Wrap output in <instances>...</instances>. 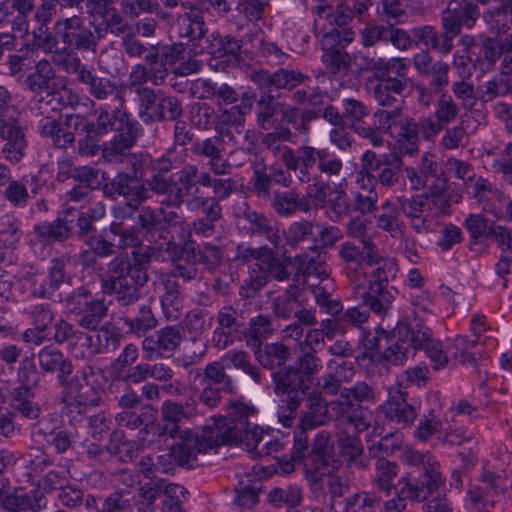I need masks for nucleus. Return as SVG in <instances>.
<instances>
[{"mask_svg":"<svg viewBox=\"0 0 512 512\" xmlns=\"http://www.w3.org/2000/svg\"><path fill=\"white\" fill-rule=\"evenodd\" d=\"M93 128L103 138H110L104 142L103 149V159L108 163L121 162L136 141L134 124L128 113L119 108H101Z\"/></svg>","mask_w":512,"mask_h":512,"instance_id":"obj_1","label":"nucleus"},{"mask_svg":"<svg viewBox=\"0 0 512 512\" xmlns=\"http://www.w3.org/2000/svg\"><path fill=\"white\" fill-rule=\"evenodd\" d=\"M39 366L46 373L57 372L59 384L71 395L76 403L83 406H98L101 398L89 385H83L77 377H72L74 370L70 359L53 346L42 348L37 357Z\"/></svg>","mask_w":512,"mask_h":512,"instance_id":"obj_2","label":"nucleus"},{"mask_svg":"<svg viewBox=\"0 0 512 512\" xmlns=\"http://www.w3.org/2000/svg\"><path fill=\"white\" fill-rule=\"evenodd\" d=\"M147 281V272L131 267V262L124 257L114 258L100 279L103 293L114 295L120 306L135 304L140 299V288Z\"/></svg>","mask_w":512,"mask_h":512,"instance_id":"obj_3","label":"nucleus"},{"mask_svg":"<svg viewBox=\"0 0 512 512\" xmlns=\"http://www.w3.org/2000/svg\"><path fill=\"white\" fill-rule=\"evenodd\" d=\"M223 361H212L204 368L189 372L191 390L199 402L210 409L221 404L223 393L232 394L235 390L233 379L227 374Z\"/></svg>","mask_w":512,"mask_h":512,"instance_id":"obj_4","label":"nucleus"},{"mask_svg":"<svg viewBox=\"0 0 512 512\" xmlns=\"http://www.w3.org/2000/svg\"><path fill=\"white\" fill-rule=\"evenodd\" d=\"M399 209L410 218H422L426 221L429 216H440L449 213L450 199L445 193V182L438 179L429 189L421 194L399 196L397 198Z\"/></svg>","mask_w":512,"mask_h":512,"instance_id":"obj_5","label":"nucleus"},{"mask_svg":"<svg viewBox=\"0 0 512 512\" xmlns=\"http://www.w3.org/2000/svg\"><path fill=\"white\" fill-rule=\"evenodd\" d=\"M378 268L372 271L368 290L362 294V304L374 313L385 314L395 299L397 290L388 287L389 279L394 278L397 265L389 259H380Z\"/></svg>","mask_w":512,"mask_h":512,"instance_id":"obj_6","label":"nucleus"},{"mask_svg":"<svg viewBox=\"0 0 512 512\" xmlns=\"http://www.w3.org/2000/svg\"><path fill=\"white\" fill-rule=\"evenodd\" d=\"M337 459L329 432L321 431L313 439L311 450L305 452L304 472L310 485L317 486L327 470H338Z\"/></svg>","mask_w":512,"mask_h":512,"instance_id":"obj_7","label":"nucleus"},{"mask_svg":"<svg viewBox=\"0 0 512 512\" xmlns=\"http://www.w3.org/2000/svg\"><path fill=\"white\" fill-rule=\"evenodd\" d=\"M149 187L142 183L134 174L119 172L112 179L110 186L104 188V194L112 197L115 193L128 201L122 207L114 209L115 216H132L140 205L150 199Z\"/></svg>","mask_w":512,"mask_h":512,"instance_id":"obj_8","label":"nucleus"},{"mask_svg":"<svg viewBox=\"0 0 512 512\" xmlns=\"http://www.w3.org/2000/svg\"><path fill=\"white\" fill-rule=\"evenodd\" d=\"M9 98V92L0 86V142L6 141L2 153L6 160L16 163L24 156L26 140L23 129L10 114Z\"/></svg>","mask_w":512,"mask_h":512,"instance_id":"obj_9","label":"nucleus"},{"mask_svg":"<svg viewBox=\"0 0 512 512\" xmlns=\"http://www.w3.org/2000/svg\"><path fill=\"white\" fill-rule=\"evenodd\" d=\"M183 224V217L174 210L145 206L139 210L136 229L146 240L156 242L157 233L159 238L165 239L164 233H169L171 229L181 227Z\"/></svg>","mask_w":512,"mask_h":512,"instance_id":"obj_10","label":"nucleus"},{"mask_svg":"<svg viewBox=\"0 0 512 512\" xmlns=\"http://www.w3.org/2000/svg\"><path fill=\"white\" fill-rule=\"evenodd\" d=\"M68 72L76 73L78 81L86 87L88 94L98 101L110 99L123 101L115 82L107 77L100 76L94 69L81 63L78 57L68 56L64 60Z\"/></svg>","mask_w":512,"mask_h":512,"instance_id":"obj_11","label":"nucleus"},{"mask_svg":"<svg viewBox=\"0 0 512 512\" xmlns=\"http://www.w3.org/2000/svg\"><path fill=\"white\" fill-rule=\"evenodd\" d=\"M173 162L167 158L158 160V166L154 168V174L146 180V185L151 192L159 197H164L163 205L173 208L181 207L180 171L172 173Z\"/></svg>","mask_w":512,"mask_h":512,"instance_id":"obj_12","label":"nucleus"},{"mask_svg":"<svg viewBox=\"0 0 512 512\" xmlns=\"http://www.w3.org/2000/svg\"><path fill=\"white\" fill-rule=\"evenodd\" d=\"M55 31L62 42L71 49L95 52L98 39L85 20L77 15L58 20Z\"/></svg>","mask_w":512,"mask_h":512,"instance_id":"obj_13","label":"nucleus"},{"mask_svg":"<svg viewBox=\"0 0 512 512\" xmlns=\"http://www.w3.org/2000/svg\"><path fill=\"white\" fill-rule=\"evenodd\" d=\"M86 13L91 17L98 16L102 19L96 30L99 38L104 34L123 37L133 28L114 6L113 0H87Z\"/></svg>","mask_w":512,"mask_h":512,"instance_id":"obj_14","label":"nucleus"},{"mask_svg":"<svg viewBox=\"0 0 512 512\" xmlns=\"http://www.w3.org/2000/svg\"><path fill=\"white\" fill-rule=\"evenodd\" d=\"M477 95L483 103L498 101L494 107L499 117L508 115L512 105L507 101L512 99V73L494 76L477 87Z\"/></svg>","mask_w":512,"mask_h":512,"instance_id":"obj_15","label":"nucleus"},{"mask_svg":"<svg viewBox=\"0 0 512 512\" xmlns=\"http://www.w3.org/2000/svg\"><path fill=\"white\" fill-rule=\"evenodd\" d=\"M329 420V404L320 394H312L308 397L307 411L300 418L296 429V454H300L308 447L306 432L315 427L324 425Z\"/></svg>","mask_w":512,"mask_h":512,"instance_id":"obj_16","label":"nucleus"},{"mask_svg":"<svg viewBox=\"0 0 512 512\" xmlns=\"http://www.w3.org/2000/svg\"><path fill=\"white\" fill-rule=\"evenodd\" d=\"M214 320L212 342L216 348L224 350L233 343V336L244 329L243 311L225 305L215 312Z\"/></svg>","mask_w":512,"mask_h":512,"instance_id":"obj_17","label":"nucleus"},{"mask_svg":"<svg viewBox=\"0 0 512 512\" xmlns=\"http://www.w3.org/2000/svg\"><path fill=\"white\" fill-rule=\"evenodd\" d=\"M183 340V332L178 326H165L155 335L143 339L141 347L147 361H156L163 356H170Z\"/></svg>","mask_w":512,"mask_h":512,"instance_id":"obj_18","label":"nucleus"},{"mask_svg":"<svg viewBox=\"0 0 512 512\" xmlns=\"http://www.w3.org/2000/svg\"><path fill=\"white\" fill-rule=\"evenodd\" d=\"M322 149L310 145H301L296 150L286 147L281 154V161L287 171L296 173L299 182L306 184L311 181L310 170L318 164Z\"/></svg>","mask_w":512,"mask_h":512,"instance_id":"obj_19","label":"nucleus"},{"mask_svg":"<svg viewBox=\"0 0 512 512\" xmlns=\"http://www.w3.org/2000/svg\"><path fill=\"white\" fill-rule=\"evenodd\" d=\"M264 431L256 424H249L242 431L237 433L228 432L223 435L218 428H209L205 434V439L209 443H213L216 448L225 444L244 445L246 450L256 456L263 439Z\"/></svg>","mask_w":512,"mask_h":512,"instance_id":"obj_20","label":"nucleus"},{"mask_svg":"<svg viewBox=\"0 0 512 512\" xmlns=\"http://www.w3.org/2000/svg\"><path fill=\"white\" fill-rule=\"evenodd\" d=\"M273 391L277 396H286L287 399L304 400L309 390V382L293 365H287L272 372Z\"/></svg>","mask_w":512,"mask_h":512,"instance_id":"obj_21","label":"nucleus"},{"mask_svg":"<svg viewBox=\"0 0 512 512\" xmlns=\"http://www.w3.org/2000/svg\"><path fill=\"white\" fill-rule=\"evenodd\" d=\"M249 78L259 89L275 87L291 91L308 80L309 76L297 70L280 68L274 73H269L264 69L253 70Z\"/></svg>","mask_w":512,"mask_h":512,"instance_id":"obj_22","label":"nucleus"},{"mask_svg":"<svg viewBox=\"0 0 512 512\" xmlns=\"http://www.w3.org/2000/svg\"><path fill=\"white\" fill-rule=\"evenodd\" d=\"M402 459L410 466L422 467V479L417 481L413 480V483H418L422 490H427L428 494L437 491L439 487L443 485L444 480L439 471V464L434 461L431 462L430 458L425 454L410 447H405L402 452Z\"/></svg>","mask_w":512,"mask_h":512,"instance_id":"obj_23","label":"nucleus"},{"mask_svg":"<svg viewBox=\"0 0 512 512\" xmlns=\"http://www.w3.org/2000/svg\"><path fill=\"white\" fill-rule=\"evenodd\" d=\"M208 430L209 428L205 427L200 436L188 431L185 432V436L183 433L177 435L181 439V443L172 445L169 451L176 466L187 464L191 458H196L198 453H207L209 450L216 449L213 443H209L205 439Z\"/></svg>","mask_w":512,"mask_h":512,"instance_id":"obj_24","label":"nucleus"},{"mask_svg":"<svg viewBox=\"0 0 512 512\" xmlns=\"http://www.w3.org/2000/svg\"><path fill=\"white\" fill-rule=\"evenodd\" d=\"M505 491L500 476L484 471L479 484L469 490L468 499L472 507L494 506L496 499Z\"/></svg>","mask_w":512,"mask_h":512,"instance_id":"obj_25","label":"nucleus"},{"mask_svg":"<svg viewBox=\"0 0 512 512\" xmlns=\"http://www.w3.org/2000/svg\"><path fill=\"white\" fill-rule=\"evenodd\" d=\"M338 408L340 414L336 418V429L350 430L360 434L372 426L373 413L362 404L347 401L346 407Z\"/></svg>","mask_w":512,"mask_h":512,"instance_id":"obj_26","label":"nucleus"},{"mask_svg":"<svg viewBox=\"0 0 512 512\" xmlns=\"http://www.w3.org/2000/svg\"><path fill=\"white\" fill-rule=\"evenodd\" d=\"M223 142L219 136H213L196 141L192 147L194 154L208 159L210 171L215 176L227 175L232 169L231 164L223 158Z\"/></svg>","mask_w":512,"mask_h":512,"instance_id":"obj_27","label":"nucleus"},{"mask_svg":"<svg viewBox=\"0 0 512 512\" xmlns=\"http://www.w3.org/2000/svg\"><path fill=\"white\" fill-rule=\"evenodd\" d=\"M384 410L386 416L401 427L411 425L417 417L414 405L407 400V392L400 386L389 389Z\"/></svg>","mask_w":512,"mask_h":512,"instance_id":"obj_28","label":"nucleus"},{"mask_svg":"<svg viewBox=\"0 0 512 512\" xmlns=\"http://www.w3.org/2000/svg\"><path fill=\"white\" fill-rule=\"evenodd\" d=\"M170 32L179 38L201 40L207 33L202 12L190 6L188 12L178 15L170 27Z\"/></svg>","mask_w":512,"mask_h":512,"instance_id":"obj_29","label":"nucleus"},{"mask_svg":"<svg viewBox=\"0 0 512 512\" xmlns=\"http://www.w3.org/2000/svg\"><path fill=\"white\" fill-rule=\"evenodd\" d=\"M165 252L172 262L173 269L169 276L182 278L184 281H192L198 278L199 272L195 261L186 259L184 251L186 250V242L183 245L177 243L174 239L166 242Z\"/></svg>","mask_w":512,"mask_h":512,"instance_id":"obj_30","label":"nucleus"},{"mask_svg":"<svg viewBox=\"0 0 512 512\" xmlns=\"http://www.w3.org/2000/svg\"><path fill=\"white\" fill-rule=\"evenodd\" d=\"M243 218L249 224L248 230L251 236L265 239L276 249L279 247L281 236L278 227L271 219L249 206L243 210Z\"/></svg>","mask_w":512,"mask_h":512,"instance_id":"obj_31","label":"nucleus"},{"mask_svg":"<svg viewBox=\"0 0 512 512\" xmlns=\"http://www.w3.org/2000/svg\"><path fill=\"white\" fill-rule=\"evenodd\" d=\"M30 320L32 327L25 330L23 340L39 346L47 339L44 332L52 325L54 314L48 305L37 304L30 311Z\"/></svg>","mask_w":512,"mask_h":512,"instance_id":"obj_32","label":"nucleus"},{"mask_svg":"<svg viewBox=\"0 0 512 512\" xmlns=\"http://www.w3.org/2000/svg\"><path fill=\"white\" fill-rule=\"evenodd\" d=\"M333 471L334 470H327L318 485H311V488L314 493L319 491L331 510L337 512L336 507L340 503V500L348 493L350 486L347 479L334 474Z\"/></svg>","mask_w":512,"mask_h":512,"instance_id":"obj_33","label":"nucleus"},{"mask_svg":"<svg viewBox=\"0 0 512 512\" xmlns=\"http://www.w3.org/2000/svg\"><path fill=\"white\" fill-rule=\"evenodd\" d=\"M407 178L415 190H420L429 185H433L436 180L443 179L445 182V193L449 188L448 178L439 168L438 164L428 156H423L419 171L414 168H406Z\"/></svg>","mask_w":512,"mask_h":512,"instance_id":"obj_34","label":"nucleus"},{"mask_svg":"<svg viewBox=\"0 0 512 512\" xmlns=\"http://www.w3.org/2000/svg\"><path fill=\"white\" fill-rule=\"evenodd\" d=\"M332 365H335L334 370L322 377L320 387L327 395H341L343 390L347 388L345 384L351 382L355 375L354 365L352 362L348 361H342L340 363L330 361V367H332Z\"/></svg>","mask_w":512,"mask_h":512,"instance_id":"obj_35","label":"nucleus"},{"mask_svg":"<svg viewBox=\"0 0 512 512\" xmlns=\"http://www.w3.org/2000/svg\"><path fill=\"white\" fill-rule=\"evenodd\" d=\"M255 360L265 369L277 371L286 365L291 359L292 351L282 342L266 343L252 351Z\"/></svg>","mask_w":512,"mask_h":512,"instance_id":"obj_36","label":"nucleus"},{"mask_svg":"<svg viewBox=\"0 0 512 512\" xmlns=\"http://www.w3.org/2000/svg\"><path fill=\"white\" fill-rule=\"evenodd\" d=\"M160 283L163 286L161 295V306L163 313L168 320L179 319L183 308V297L180 292V285L173 276L162 274Z\"/></svg>","mask_w":512,"mask_h":512,"instance_id":"obj_37","label":"nucleus"},{"mask_svg":"<svg viewBox=\"0 0 512 512\" xmlns=\"http://www.w3.org/2000/svg\"><path fill=\"white\" fill-rule=\"evenodd\" d=\"M216 176L209 170L199 173V169L196 165H186L180 170V181L181 186V205L185 201V197L198 194L199 187L212 188Z\"/></svg>","mask_w":512,"mask_h":512,"instance_id":"obj_38","label":"nucleus"},{"mask_svg":"<svg viewBox=\"0 0 512 512\" xmlns=\"http://www.w3.org/2000/svg\"><path fill=\"white\" fill-rule=\"evenodd\" d=\"M292 258L286 252L280 253L276 249L269 248L260 269L267 279L270 277L278 282H286L291 279Z\"/></svg>","mask_w":512,"mask_h":512,"instance_id":"obj_39","label":"nucleus"},{"mask_svg":"<svg viewBox=\"0 0 512 512\" xmlns=\"http://www.w3.org/2000/svg\"><path fill=\"white\" fill-rule=\"evenodd\" d=\"M161 421L164 423L162 433L176 438L178 434H182L180 430V423L191 417L190 410L184 407L183 404L166 400L163 402L161 409Z\"/></svg>","mask_w":512,"mask_h":512,"instance_id":"obj_40","label":"nucleus"},{"mask_svg":"<svg viewBox=\"0 0 512 512\" xmlns=\"http://www.w3.org/2000/svg\"><path fill=\"white\" fill-rule=\"evenodd\" d=\"M184 255H186V259L195 261L196 264H202L210 272L215 271L223 261L221 248L209 243L195 247L192 241H186Z\"/></svg>","mask_w":512,"mask_h":512,"instance_id":"obj_41","label":"nucleus"},{"mask_svg":"<svg viewBox=\"0 0 512 512\" xmlns=\"http://www.w3.org/2000/svg\"><path fill=\"white\" fill-rule=\"evenodd\" d=\"M223 360L228 361L235 370L239 371L242 379L250 386L257 387L262 384L260 367L249 360L245 351H229L224 355Z\"/></svg>","mask_w":512,"mask_h":512,"instance_id":"obj_42","label":"nucleus"},{"mask_svg":"<svg viewBox=\"0 0 512 512\" xmlns=\"http://www.w3.org/2000/svg\"><path fill=\"white\" fill-rule=\"evenodd\" d=\"M271 206L282 217L292 216L297 211L310 212L306 199L301 198V195L294 189L274 192Z\"/></svg>","mask_w":512,"mask_h":512,"instance_id":"obj_43","label":"nucleus"},{"mask_svg":"<svg viewBox=\"0 0 512 512\" xmlns=\"http://www.w3.org/2000/svg\"><path fill=\"white\" fill-rule=\"evenodd\" d=\"M230 407L232 409V413L229 420L224 419L213 426H208L207 428H218L221 430L222 434L225 435L232 431L233 433L242 431L247 427V425L251 424L249 418L255 415L256 410L254 407L239 401L231 402Z\"/></svg>","mask_w":512,"mask_h":512,"instance_id":"obj_44","label":"nucleus"},{"mask_svg":"<svg viewBox=\"0 0 512 512\" xmlns=\"http://www.w3.org/2000/svg\"><path fill=\"white\" fill-rule=\"evenodd\" d=\"M414 43L422 44L427 49L434 50L442 55L452 52L454 44L445 40L444 35L439 33L432 25H423L412 30Z\"/></svg>","mask_w":512,"mask_h":512,"instance_id":"obj_45","label":"nucleus"},{"mask_svg":"<svg viewBox=\"0 0 512 512\" xmlns=\"http://www.w3.org/2000/svg\"><path fill=\"white\" fill-rule=\"evenodd\" d=\"M167 74V69L150 70L145 64L137 63L129 73L128 85L130 90L137 94L140 90L149 88L145 85L148 81H151L156 86L163 84Z\"/></svg>","mask_w":512,"mask_h":512,"instance_id":"obj_46","label":"nucleus"},{"mask_svg":"<svg viewBox=\"0 0 512 512\" xmlns=\"http://www.w3.org/2000/svg\"><path fill=\"white\" fill-rule=\"evenodd\" d=\"M46 504V499L37 490H16L6 500V509L10 512H43Z\"/></svg>","mask_w":512,"mask_h":512,"instance_id":"obj_47","label":"nucleus"},{"mask_svg":"<svg viewBox=\"0 0 512 512\" xmlns=\"http://www.w3.org/2000/svg\"><path fill=\"white\" fill-rule=\"evenodd\" d=\"M244 339L246 345L252 350L263 346V341L274 333L270 316L259 314L252 318L248 328L244 327Z\"/></svg>","mask_w":512,"mask_h":512,"instance_id":"obj_48","label":"nucleus"},{"mask_svg":"<svg viewBox=\"0 0 512 512\" xmlns=\"http://www.w3.org/2000/svg\"><path fill=\"white\" fill-rule=\"evenodd\" d=\"M55 71L47 60L39 61L35 66V71L31 73L26 84L34 93H46L51 95L55 89Z\"/></svg>","mask_w":512,"mask_h":512,"instance_id":"obj_49","label":"nucleus"},{"mask_svg":"<svg viewBox=\"0 0 512 512\" xmlns=\"http://www.w3.org/2000/svg\"><path fill=\"white\" fill-rule=\"evenodd\" d=\"M400 489L398 497L390 499L385 503L386 512H404L406 508V499L419 501L426 499L427 495L424 493L418 483H413L411 474L400 480Z\"/></svg>","mask_w":512,"mask_h":512,"instance_id":"obj_50","label":"nucleus"},{"mask_svg":"<svg viewBox=\"0 0 512 512\" xmlns=\"http://www.w3.org/2000/svg\"><path fill=\"white\" fill-rule=\"evenodd\" d=\"M12 406L25 418L35 420L41 413V408L34 400V393L29 386L23 385L12 391Z\"/></svg>","mask_w":512,"mask_h":512,"instance_id":"obj_51","label":"nucleus"},{"mask_svg":"<svg viewBox=\"0 0 512 512\" xmlns=\"http://www.w3.org/2000/svg\"><path fill=\"white\" fill-rule=\"evenodd\" d=\"M261 90L256 100V121L261 128L267 129L271 119L279 112L281 103L277 101L279 96L273 95L271 89Z\"/></svg>","mask_w":512,"mask_h":512,"instance_id":"obj_52","label":"nucleus"},{"mask_svg":"<svg viewBox=\"0 0 512 512\" xmlns=\"http://www.w3.org/2000/svg\"><path fill=\"white\" fill-rule=\"evenodd\" d=\"M333 192V182H328L321 176L313 178V182L306 188V195L301 198L306 199L310 210L324 209L328 205V197Z\"/></svg>","mask_w":512,"mask_h":512,"instance_id":"obj_53","label":"nucleus"},{"mask_svg":"<svg viewBox=\"0 0 512 512\" xmlns=\"http://www.w3.org/2000/svg\"><path fill=\"white\" fill-rule=\"evenodd\" d=\"M162 93V90L148 88L140 90L139 93L135 94L138 104V115L143 123H154V114L157 113V107Z\"/></svg>","mask_w":512,"mask_h":512,"instance_id":"obj_54","label":"nucleus"},{"mask_svg":"<svg viewBox=\"0 0 512 512\" xmlns=\"http://www.w3.org/2000/svg\"><path fill=\"white\" fill-rule=\"evenodd\" d=\"M394 338L398 339L403 345L408 346L410 353L425 346L429 337L425 331L416 329L410 323L401 321L394 329Z\"/></svg>","mask_w":512,"mask_h":512,"instance_id":"obj_55","label":"nucleus"},{"mask_svg":"<svg viewBox=\"0 0 512 512\" xmlns=\"http://www.w3.org/2000/svg\"><path fill=\"white\" fill-rule=\"evenodd\" d=\"M398 476L397 465L383 457L378 458L375 462V474L373 476V484L378 490L390 493L395 487L394 482Z\"/></svg>","mask_w":512,"mask_h":512,"instance_id":"obj_56","label":"nucleus"},{"mask_svg":"<svg viewBox=\"0 0 512 512\" xmlns=\"http://www.w3.org/2000/svg\"><path fill=\"white\" fill-rule=\"evenodd\" d=\"M340 400L330 403L332 407H346L347 401L354 403L372 402L375 398L373 388L366 382H358L354 386L347 387L340 395Z\"/></svg>","mask_w":512,"mask_h":512,"instance_id":"obj_57","label":"nucleus"},{"mask_svg":"<svg viewBox=\"0 0 512 512\" xmlns=\"http://www.w3.org/2000/svg\"><path fill=\"white\" fill-rule=\"evenodd\" d=\"M41 134L50 138L54 145L59 148H66L73 144L75 140L72 131L63 128L57 120L51 117L44 119L41 125Z\"/></svg>","mask_w":512,"mask_h":512,"instance_id":"obj_58","label":"nucleus"},{"mask_svg":"<svg viewBox=\"0 0 512 512\" xmlns=\"http://www.w3.org/2000/svg\"><path fill=\"white\" fill-rule=\"evenodd\" d=\"M157 113L154 114V123L177 121L183 116L182 102L173 95H167L164 92L159 99Z\"/></svg>","mask_w":512,"mask_h":512,"instance_id":"obj_59","label":"nucleus"},{"mask_svg":"<svg viewBox=\"0 0 512 512\" xmlns=\"http://www.w3.org/2000/svg\"><path fill=\"white\" fill-rule=\"evenodd\" d=\"M458 1L450 0L447 7L441 12L442 34L445 40L453 43L455 37L459 36L462 31V24L457 14Z\"/></svg>","mask_w":512,"mask_h":512,"instance_id":"obj_60","label":"nucleus"},{"mask_svg":"<svg viewBox=\"0 0 512 512\" xmlns=\"http://www.w3.org/2000/svg\"><path fill=\"white\" fill-rule=\"evenodd\" d=\"M317 168L320 172L319 176H323L332 182H339L342 179H346L344 177L343 161L334 154H330L326 149H322Z\"/></svg>","mask_w":512,"mask_h":512,"instance_id":"obj_61","label":"nucleus"},{"mask_svg":"<svg viewBox=\"0 0 512 512\" xmlns=\"http://www.w3.org/2000/svg\"><path fill=\"white\" fill-rule=\"evenodd\" d=\"M81 314L79 325L84 329L96 330L107 317L108 306L103 300H91Z\"/></svg>","mask_w":512,"mask_h":512,"instance_id":"obj_62","label":"nucleus"},{"mask_svg":"<svg viewBox=\"0 0 512 512\" xmlns=\"http://www.w3.org/2000/svg\"><path fill=\"white\" fill-rule=\"evenodd\" d=\"M124 323L130 331L138 336H145L150 330L158 325V320L152 312L150 306H143L134 318H125Z\"/></svg>","mask_w":512,"mask_h":512,"instance_id":"obj_63","label":"nucleus"},{"mask_svg":"<svg viewBox=\"0 0 512 512\" xmlns=\"http://www.w3.org/2000/svg\"><path fill=\"white\" fill-rule=\"evenodd\" d=\"M380 498L368 492H358L348 497L344 512H376Z\"/></svg>","mask_w":512,"mask_h":512,"instance_id":"obj_64","label":"nucleus"}]
</instances>
